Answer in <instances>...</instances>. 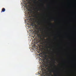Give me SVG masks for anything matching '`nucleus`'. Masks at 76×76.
<instances>
[{"mask_svg":"<svg viewBox=\"0 0 76 76\" xmlns=\"http://www.w3.org/2000/svg\"><path fill=\"white\" fill-rule=\"evenodd\" d=\"M5 10H6L5 8H3L2 9L1 12H5Z\"/></svg>","mask_w":76,"mask_h":76,"instance_id":"nucleus-1","label":"nucleus"},{"mask_svg":"<svg viewBox=\"0 0 76 76\" xmlns=\"http://www.w3.org/2000/svg\"><path fill=\"white\" fill-rule=\"evenodd\" d=\"M49 72H50V73H52V72H53V73H55V70H50L49 71Z\"/></svg>","mask_w":76,"mask_h":76,"instance_id":"nucleus-2","label":"nucleus"},{"mask_svg":"<svg viewBox=\"0 0 76 76\" xmlns=\"http://www.w3.org/2000/svg\"><path fill=\"white\" fill-rule=\"evenodd\" d=\"M45 69V68H42V70H44Z\"/></svg>","mask_w":76,"mask_h":76,"instance_id":"nucleus-3","label":"nucleus"},{"mask_svg":"<svg viewBox=\"0 0 76 76\" xmlns=\"http://www.w3.org/2000/svg\"><path fill=\"white\" fill-rule=\"evenodd\" d=\"M55 76H57V74L55 75Z\"/></svg>","mask_w":76,"mask_h":76,"instance_id":"nucleus-4","label":"nucleus"},{"mask_svg":"<svg viewBox=\"0 0 76 76\" xmlns=\"http://www.w3.org/2000/svg\"><path fill=\"white\" fill-rule=\"evenodd\" d=\"M53 62H54V63H55V61H53Z\"/></svg>","mask_w":76,"mask_h":76,"instance_id":"nucleus-5","label":"nucleus"},{"mask_svg":"<svg viewBox=\"0 0 76 76\" xmlns=\"http://www.w3.org/2000/svg\"><path fill=\"white\" fill-rule=\"evenodd\" d=\"M35 17H37V16H35Z\"/></svg>","mask_w":76,"mask_h":76,"instance_id":"nucleus-6","label":"nucleus"},{"mask_svg":"<svg viewBox=\"0 0 76 76\" xmlns=\"http://www.w3.org/2000/svg\"><path fill=\"white\" fill-rule=\"evenodd\" d=\"M54 66H56V65H55V64H54Z\"/></svg>","mask_w":76,"mask_h":76,"instance_id":"nucleus-7","label":"nucleus"},{"mask_svg":"<svg viewBox=\"0 0 76 76\" xmlns=\"http://www.w3.org/2000/svg\"><path fill=\"white\" fill-rule=\"evenodd\" d=\"M34 3H35V1H34Z\"/></svg>","mask_w":76,"mask_h":76,"instance_id":"nucleus-8","label":"nucleus"},{"mask_svg":"<svg viewBox=\"0 0 76 76\" xmlns=\"http://www.w3.org/2000/svg\"><path fill=\"white\" fill-rule=\"evenodd\" d=\"M56 20L55 19V20Z\"/></svg>","mask_w":76,"mask_h":76,"instance_id":"nucleus-9","label":"nucleus"},{"mask_svg":"<svg viewBox=\"0 0 76 76\" xmlns=\"http://www.w3.org/2000/svg\"><path fill=\"white\" fill-rule=\"evenodd\" d=\"M40 1H42V0H40Z\"/></svg>","mask_w":76,"mask_h":76,"instance_id":"nucleus-10","label":"nucleus"}]
</instances>
